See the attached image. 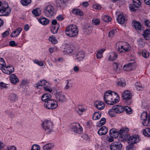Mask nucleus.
Masks as SVG:
<instances>
[{
    "instance_id": "69168bd1",
    "label": "nucleus",
    "mask_w": 150,
    "mask_h": 150,
    "mask_svg": "<svg viewBox=\"0 0 150 150\" xmlns=\"http://www.w3.org/2000/svg\"><path fill=\"white\" fill-rule=\"evenodd\" d=\"M34 62L40 66H42L43 65V63L42 61L36 60L34 61Z\"/></svg>"
},
{
    "instance_id": "a211bd4d",
    "label": "nucleus",
    "mask_w": 150,
    "mask_h": 150,
    "mask_svg": "<svg viewBox=\"0 0 150 150\" xmlns=\"http://www.w3.org/2000/svg\"><path fill=\"white\" fill-rule=\"evenodd\" d=\"M76 59L78 61L82 60L85 57V54L83 51L78 52L76 55Z\"/></svg>"
},
{
    "instance_id": "4468645a",
    "label": "nucleus",
    "mask_w": 150,
    "mask_h": 150,
    "mask_svg": "<svg viewBox=\"0 0 150 150\" xmlns=\"http://www.w3.org/2000/svg\"><path fill=\"white\" fill-rule=\"evenodd\" d=\"M133 5H130L129 8L130 10L135 11L137 10L136 8L139 7L141 5V3L140 0H133Z\"/></svg>"
},
{
    "instance_id": "58836bf2",
    "label": "nucleus",
    "mask_w": 150,
    "mask_h": 150,
    "mask_svg": "<svg viewBox=\"0 0 150 150\" xmlns=\"http://www.w3.org/2000/svg\"><path fill=\"white\" fill-rule=\"evenodd\" d=\"M109 115L111 117H113L115 116L116 115L115 112L113 108V107L112 106V108L110 109L108 112Z\"/></svg>"
},
{
    "instance_id": "dca6fc26",
    "label": "nucleus",
    "mask_w": 150,
    "mask_h": 150,
    "mask_svg": "<svg viewBox=\"0 0 150 150\" xmlns=\"http://www.w3.org/2000/svg\"><path fill=\"white\" fill-rule=\"evenodd\" d=\"M14 71V68L12 66H5L2 69V71L4 73L9 74Z\"/></svg>"
},
{
    "instance_id": "de8ad7c7",
    "label": "nucleus",
    "mask_w": 150,
    "mask_h": 150,
    "mask_svg": "<svg viewBox=\"0 0 150 150\" xmlns=\"http://www.w3.org/2000/svg\"><path fill=\"white\" fill-rule=\"evenodd\" d=\"M78 110L77 111V112L79 115H81L82 113L85 110V109L82 108L81 106H79L78 107Z\"/></svg>"
},
{
    "instance_id": "c756f323",
    "label": "nucleus",
    "mask_w": 150,
    "mask_h": 150,
    "mask_svg": "<svg viewBox=\"0 0 150 150\" xmlns=\"http://www.w3.org/2000/svg\"><path fill=\"white\" fill-rule=\"evenodd\" d=\"M54 146V145L52 143H48L43 146V150H50Z\"/></svg>"
},
{
    "instance_id": "5fc2aeb1",
    "label": "nucleus",
    "mask_w": 150,
    "mask_h": 150,
    "mask_svg": "<svg viewBox=\"0 0 150 150\" xmlns=\"http://www.w3.org/2000/svg\"><path fill=\"white\" fill-rule=\"evenodd\" d=\"M117 84L118 86L124 87L126 85V82L124 81H122L121 80L117 82Z\"/></svg>"
},
{
    "instance_id": "052dcab7",
    "label": "nucleus",
    "mask_w": 150,
    "mask_h": 150,
    "mask_svg": "<svg viewBox=\"0 0 150 150\" xmlns=\"http://www.w3.org/2000/svg\"><path fill=\"white\" fill-rule=\"evenodd\" d=\"M92 30V28L91 26H90L89 28L86 31L85 33L86 34L88 35H90L91 33Z\"/></svg>"
},
{
    "instance_id": "2f4dec72",
    "label": "nucleus",
    "mask_w": 150,
    "mask_h": 150,
    "mask_svg": "<svg viewBox=\"0 0 150 150\" xmlns=\"http://www.w3.org/2000/svg\"><path fill=\"white\" fill-rule=\"evenodd\" d=\"M72 13L75 15L82 16L83 15V13L82 11L78 9H73L72 11Z\"/></svg>"
},
{
    "instance_id": "72a5a7b5",
    "label": "nucleus",
    "mask_w": 150,
    "mask_h": 150,
    "mask_svg": "<svg viewBox=\"0 0 150 150\" xmlns=\"http://www.w3.org/2000/svg\"><path fill=\"white\" fill-rule=\"evenodd\" d=\"M129 131V129L128 128L126 127H122V128L119 131L120 134L122 135V134H125L127 133ZM125 138H126V137L125 136Z\"/></svg>"
},
{
    "instance_id": "3c124183",
    "label": "nucleus",
    "mask_w": 150,
    "mask_h": 150,
    "mask_svg": "<svg viewBox=\"0 0 150 150\" xmlns=\"http://www.w3.org/2000/svg\"><path fill=\"white\" fill-rule=\"evenodd\" d=\"M116 33V31L115 30H112L108 33V36L110 38H112L114 36L115 34Z\"/></svg>"
},
{
    "instance_id": "ddd939ff",
    "label": "nucleus",
    "mask_w": 150,
    "mask_h": 150,
    "mask_svg": "<svg viewBox=\"0 0 150 150\" xmlns=\"http://www.w3.org/2000/svg\"><path fill=\"white\" fill-rule=\"evenodd\" d=\"M147 113L146 112H144L142 113L141 115V119L143 120L142 124L144 126H146L148 125L149 123V120H147Z\"/></svg>"
},
{
    "instance_id": "e433bc0d",
    "label": "nucleus",
    "mask_w": 150,
    "mask_h": 150,
    "mask_svg": "<svg viewBox=\"0 0 150 150\" xmlns=\"http://www.w3.org/2000/svg\"><path fill=\"white\" fill-rule=\"evenodd\" d=\"M143 133L145 136L150 137V128H146L144 129Z\"/></svg>"
},
{
    "instance_id": "7c9ffc66",
    "label": "nucleus",
    "mask_w": 150,
    "mask_h": 150,
    "mask_svg": "<svg viewBox=\"0 0 150 150\" xmlns=\"http://www.w3.org/2000/svg\"><path fill=\"white\" fill-rule=\"evenodd\" d=\"M117 54L112 52L110 54L108 59L109 61L114 60L117 58Z\"/></svg>"
},
{
    "instance_id": "2eb2a0df",
    "label": "nucleus",
    "mask_w": 150,
    "mask_h": 150,
    "mask_svg": "<svg viewBox=\"0 0 150 150\" xmlns=\"http://www.w3.org/2000/svg\"><path fill=\"white\" fill-rule=\"evenodd\" d=\"M36 87L38 88H40V86H44V87H50V84L49 82H47L45 80H43L40 81L36 83Z\"/></svg>"
},
{
    "instance_id": "4c0bfd02",
    "label": "nucleus",
    "mask_w": 150,
    "mask_h": 150,
    "mask_svg": "<svg viewBox=\"0 0 150 150\" xmlns=\"http://www.w3.org/2000/svg\"><path fill=\"white\" fill-rule=\"evenodd\" d=\"M9 99L13 101H16L17 99L16 95L14 93H10L9 96Z\"/></svg>"
},
{
    "instance_id": "393cba45",
    "label": "nucleus",
    "mask_w": 150,
    "mask_h": 150,
    "mask_svg": "<svg viewBox=\"0 0 150 150\" xmlns=\"http://www.w3.org/2000/svg\"><path fill=\"white\" fill-rule=\"evenodd\" d=\"M133 26L134 28L136 30H142V27L141 23L139 22L134 21H133Z\"/></svg>"
},
{
    "instance_id": "cd10ccee",
    "label": "nucleus",
    "mask_w": 150,
    "mask_h": 150,
    "mask_svg": "<svg viewBox=\"0 0 150 150\" xmlns=\"http://www.w3.org/2000/svg\"><path fill=\"white\" fill-rule=\"evenodd\" d=\"M117 22L120 24H123L125 21V18L123 14L119 15L117 19Z\"/></svg>"
},
{
    "instance_id": "bb28decb",
    "label": "nucleus",
    "mask_w": 150,
    "mask_h": 150,
    "mask_svg": "<svg viewBox=\"0 0 150 150\" xmlns=\"http://www.w3.org/2000/svg\"><path fill=\"white\" fill-rule=\"evenodd\" d=\"M39 22L43 25H47L49 23V20L44 17H42L39 19Z\"/></svg>"
},
{
    "instance_id": "bf43d9fd",
    "label": "nucleus",
    "mask_w": 150,
    "mask_h": 150,
    "mask_svg": "<svg viewBox=\"0 0 150 150\" xmlns=\"http://www.w3.org/2000/svg\"><path fill=\"white\" fill-rule=\"evenodd\" d=\"M7 85L3 82H0V87L1 89H3L7 87Z\"/></svg>"
},
{
    "instance_id": "ea45409f",
    "label": "nucleus",
    "mask_w": 150,
    "mask_h": 150,
    "mask_svg": "<svg viewBox=\"0 0 150 150\" xmlns=\"http://www.w3.org/2000/svg\"><path fill=\"white\" fill-rule=\"evenodd\" d=\"M72 86L71 83V81L70 80H67L66 81V85L64 87V89L67 90Z\"/></svg>"
},
{
    "instance_id": "412c9836",
    "label": "nucleus",
    "mask_w": 150,
    "mask_h": 150,
    "mask_svg": "<svg viewBox=\"0 0 150 150\" xmlns=\"http://www.w3.org/2000/svg\"><path fill=\"white\" fill-rule=\"evenodd\" d=\"M11 82L15 84L19 82V79L17 76L14 74L11 75L9 77Z\"/></svg>"
},
{
    "instance_id": "f03ea898",
    "label": "nucleus",
    "mask_w": 150,
    "mask_h": 150,
    "mask_svg": "<svg viewBox=\"0 0 150 150\" xmlns=\"http://www.w3.org/2000/svg\"><path fill=\"white\" fill-rule=\"evenodd\" d=\"M11 9L8 4L0 1V16H7L11 13Z\"/></svg>"
},
{
    "instance_id": "e2e57ef3",
    "label": "nucleus",
    "mask_w": 150,
    "mask_h": 150,
    "mask_svg": "<svg viewBox=\"0 0 150 150\" xmlns=\"http://www.w3.org/2000/svg\"><path fill=\"white\" fill-rule=\"evenodd\" d=\"M144 24L146 26L148 27H150V21L146 19L144 21Z\"/></svg>"
},
{
    "instance_id": "37998d69",
    "label": "nucleus",
    "mask_w": 150,
    "mask_h": 150,
    "mask_svg": "<svg viewBox=\"0 0 150 150\" xmlns=\"http://www.w3.org/2000/svg\"><path fill=\"white\" fill-rule=\"evenodd\" d=\"M6 65V63L4 59L2 58H0V69H2Z\"/></svg>"
},
{
    "instance_id": "39448f33",
    "label": "nucleus",
    "mask_w": 150,
    "mask_h": 150,
    "mask_svg": "<svg viewBox=\"0 0 150 150\" xmlns=\"http://www.w3.org/2000/svg\"><path fill=\"white\" fill-rule=\"evenodd\" d=\"M44 106V108L47 109L53 110L57 107L58 103L55 100L51 99L45 102Z\"/></svg>"
},
{
    "instance_id": "a19ab883",
    "label": "nucleus",
    "mask_w": 150,
    "mask_h": 150,
    "mask_svg": "<svg viewBox=\"0 0 150 150\" xmlns=\"http://www.w3.org/2000/svg\"><path fill=\"white\" fill-rule=\"evenodd\" d=\"M102 20L106 22H110L111 20V18L108 15H104L102 17Z\"/></svg>"
},
{
    "instance_id": "f8f14e48",
    "label": "nucleus",
    "mask_w": 150,
    "mask_h": 150,
    "mask_svg": "<svg viewBox=\"0 0 150 150\" xmlns=\"http://www.w3.org/2000/svg\"><path fill=\"white\" fill-rule=\"evenodd\" d=\"M122 147V145L119 141L114 142L112 143L110 146L111 150H121Z\"/></svg>"
},
{
    "instance_id": "c85d7f7f",
    "label": "nucleus",
    "mask_w": 150,
    "mask_h": 150,
    "mask_svg": "<svg viewBox=\"0 0 150 150\" xmlns=\"http://www.w3.org/2000/svg\"><path fill=\"white\" fill-rule=\"evenodd\" d=\"M143 35L146 40H150V29L146 30L144 33Z\"/></svg>"
},
{
    "instance_id": "6e6d98bb",
    "label": "nucleus",
    "mask_w": 150,
    "mask_h": 150,
    "mask_svg": "<svg viewBox=\"0 0 150 150\" xmlns=\"http://www.w3.org/2000/svg\"><path fill=\"white\" fill-rule=\"evenodd\" d=\"M99 125H98L99 126H101L104 124L106 122V119L105 117L102 118L100 121Z\"/></svg>"
},
{
    "instance_id": "09e8293b",
    "label": "nucleus",
    "mask_w": 150,
    "mask_h": 150,
    "mask_svg": "<svg viewBox=\"0 0 150 150\" xmlns=\"http://www.w3.org/2000/svg\"><path fill=\"white\" fill-rule=\"evenodd\" d=\"M40 147L38 144H34L33 145L30 150H40Z\"/></svg>"
},
{
    "instance_id": "c03bdc74",
    "label": "nucleus",
    "mask_w": 150,
    "mask_h": 150,
    "mask_svg": "<svg viewBox=\"0 0 150 150\" xmlns=\"http://www.w3.org/2000/svg\"><path fill=\"white\" fill-rule=\"evenodd\" d=\"M31 2V0H21V3L23 6H27Z\"/></svg>"
},
{
    "instance_id": "b1692460",
    "label": "nucleus",
    "mask_w": 150,
    "mask_h": 150,
    "mask_svg": "<svg viewBox=\"0 0 150 150\" xmlns=\"http://www.w3.org/2000/svg\"><path fill=\"white\" fill-rule=\"evenodd\" d=\"M22 30V28H18L16 29L11 34V36L12 37H17Z\"/></svg>"
},
{
    "instance_id": "5701e85b",
    "label": "nucleus",
    "mask_w": 150,
    "mask_h": 150,
    "mask_svg": "<svg viewBox=\"0 0 150 150\" xmlns=\"http://www.w3.org/2000/svg\"><path fill=\"white\" fill-rule=\"evenodd\" d=\"M108 132L107 128L105 126L102 127L98 130V133L100 135H103L106 134Z\"/></svg>"
},
{
    "instance_id": "9b49d317",
    "label": "nucleus",
    "mask_w": 150,
    "mask_h": 150,
    "mask_svg": "<svg viewBox=\"0 0 150 150\" xmlns=\"http://www.w3.org/2000/svg\"><path fill=\"white\" fill-rule=\"evenodd\" d=\"M71 128L72 130L75 133L80 134L82 132V128L79 124L73 123Z\"/></svg>"
},
{
    "instance_id": "4be33fe9",
    "label": "nucleus",
    "mask_w": 150,
    "mask_h": 150,
    "mask_svg": "<svg viewBox=\"0 0 150 150\" xmlns=\"http://www.w3.org/2000/svg\"><path fill=\"white\" fill-rule=\"evenodd\" d=\"M73 50V47L72 46L67 45L64 48V52L67 54H69L72 53Z\"/></svg>"
},
{
    "instance_id": "79ce46f5",
    "label": "nucleus",
    "mask_w": 150,
    "mask_h": 150,
    "mask_svg": "<svg viewBox=\"0 0 150 150\" xmlns=\"http://www.w3.org/2000/svg\"><path fill=\"white\" fill-rule=\"evenodd\" d=\"M142 56L145 58H147L149 56V52L145 50H144L142 51Z\"/></svg>"
},
{
    "instance_id": "13d9d810",
    "label": "nucleus",
    "mask_w": 150,
    "mask_h": 150,
    "mask_svg": "<svg viewBox=\"0 0 150 150\" xmlns=\"http://www.w3.org/2000/svg\"><path fill=\"white\" fill-rule=\"evenodd\" d=\"M119 134V131H117L115 132H114L113 134H111V135L110 136L113 138H116L118 137Z\"/></svg>"
},
{
    "instance_id": "774afa93",
    "label": "nucleus",
    "mask_w": 150,
    "mask_h": 150,
    "mask_svg": "<svg viewBox=\"0 0 150 150\" xmlns=\"http://www.w3.org/2000/svg\"><path fill=\"white\" fill-rule=\"evenodd\" d=\"M117 131L118 130L117 129H112L110 130L109 132L110 136H111V134H113V133L114 132H115Z\"/></svg>"
},
{
    "instance_id": "0e129e2a",
    "label": "nucleus",
    "mask_w": 150,
    "mask_h": 150,
    "mask_svg": "<svg viewBox=\"0 0 150 150\" xmlns=\"http://www.w3.org/2000/svg\"><path fill=\"white\" fill-rule=\"evenodd\" d=\"M57 20L59 21H61L64 19V18L63 16L60 15L57 16L56 18Z\"/></svg>"
},
{
    "instance_id": "7ed1b4c3",
    "label": "nucleus",
    "mask_w": 150,
    "mask_h": 150,
    "mask_svg": "<svg viewBox=\"0 0 150 150\" xmlns=\"http://www.w3.org/2000/svg\"><path fill=\"white\" fill-rule=\"evenodd\" d=\"M65 32L67 35L71 37H73L78 35V30L76 25H71L67 26Z\"/></svg>"
},
{
    "instance_id": "423d86ee",
    "label": "nucleus",
    "mask_w": 150,
    "mask_h": 150,
    "mask_svg": "<svg viewBox=\"0 0 150 150\" xmlns=\"http://www.w3.org/2000/svg\"><path fill=\"white\" fill-rule=\"evenodd\" d=\"M42 126L47 134L49 133L52 131L53 123L50 120L44 121L42 122Z\"/></svg>"
},
{
    "instance_id": "49530a36",
    "label": "nucleus",
    "mask_w": 150,
    "mask_h": 150,
    "mask_svg": "<svg viewBox=\"0 0 150 150\" xmlns=\"http://www.w3.org/2000/svg\"><path fill=\"white\" fill-rule=\"evenodd\" d=\"M56 3L57 6L59 7H62L65 4L64 2L62 0H58L57 1Z\"/></svg>"
},
{
    "instance_id": "f704fd0d",
    "label": "nucleus",
    "mask_w": 150,
    "mask_h": 150,
    "mask_svg": "<svg viewBox=\"0 0 150 150\" xmlns=\"http://www.w3.org/2000/svg\"><path fill=\"white\" fill-rule=\"evenodd\" d=\"M101 116V113L98 112H95L92 117L93 120H96L100 119Z\"/></svg>"
},
{
    "instance_id": "338daca9",
    "label": "nucleus",
    "mask_w": 150,
    "mask_h": 150,
    "mask_svg": "<svg viewBox=\"0 0 150 150\" xmlns=\"http://www.w3.org/2000/svg\"><path fill=\"white\" fill-rule=\"evenodd\" d=\"M93 8L96 9H100L101 8L100 6L99 5L95 4L93 5Z\"/></svg>"
},
{
    "instance_id": "6ab92c4d",
    "label": "nucleus",
    "mask_w": 150,
    "mask_h": 150,
    "mask_svg": "<svg viewBox=\"0 0 150 150\" xmlns=\"http://www.w3.org/2000/svg\"><path fill=\"white\" fill-rule=\"evenodd\" d=\"M94 105L95 107L99 110H102L105 107L104 103L103 102L99 101H96Z\"/></svg>"
},
{
    "instance_id": "473e14b6",
    "label": "nucleus",
    "mask_w": 150,
    "mask_h": 150,
    "mask_svg": "<svg viewBox=\"0 0 150 150\" xmlns=\"http://www.w3.org/2000/svg\"><path fill=\"white\" fill-rule=\"evenodd\" d=\"M59 28V24L56 25H53L51 27V32L53 34L57 33Z\"/></svg>"
},
{
    "instance_id": "9d476101",
    "label": "nucleus",
    "mask_w": 150,
    "mask_h": 150,
    "mask_svg": "<svg viewBox=\"0 0 150 150\" xmlns=\"http://www.w3.org/2000/svg\"><path fill=\"white\" fill-rule=\"evenodd\" d=\"M55 96L57 101L60 103H63L66 101V98L65 95L60 91H56Z\"/></svg>"
},
{
    "instance_id": "680f3d73",
    "label": "nucleus",
    "mask_w": 150,
    "mask_h": 150,
    "mask_svg": "<svg viewBox=\"0 0 150 150\" xmlns=\"http://www.w3.org/2000/svg\"><path fill=\"white\" fill-rule=\"evenodd\" d=\"M133 145L130 144L126 147L127 150H134V148L132 146Z\"/></svg>"
},
{
    "instance_id": "864d4df0",
    "label": "nucleus",
    "mask_w": 150,
    "mask_h": 150,
    "mask_svg": "<svg viewBox=\"0 0 150 150\" xmlns=\"http://www.w3.org/2000/svg\"><path fill=\"white\" fill-rule=\"evenodd\" d=\"M125 110L126 112L128 114H131L132 113V109L128 106H125L124 108V110Z\"/></svg>"
},
{
    "instance_id": "20e7f679",
    "label": "nucleus",
    "mask_w": 150,
    "mask_h": 150,
    "mask_svg": "<svg viewBox=\"0 0 150 150\" xmlns=\"http://www.w3.org/2000/svg\"><path fill=\"white\" fill-rule=\"evenodd\" d=\"M118 45L117 51L120 53H123L128 52L130 50L129 45L123 42H119L117 43Z\"/></svg>"
},
{
    "instance_id": "0eeeda50",
    "label": "nucleus",
    "mask_w": 150,
    "mask_h": 150,
    "mask_svg": "<svg viewBox=\"0 0 150 150\" xmlns=\"http://www.w3.org/2000/svg\"><path fill=\"white\" fill-rule=\"evenodd\" d=\"M128 143L130 144L133 145L136 143L140 141L139 136L137 135L130 136L128 134H125Z\"/></svg>"
},
{
    "instance_id": "8fccbe9b",
    "label": "nucleus",
    "mask_w": 150,
    "mask_h": 150,
    "mask_svg": "<svg viewBox=\"0 0 150 150\" xmlns=\"http://www.w3.org/2000/svg\"><path fill=\"white\" fill-rule=\"evenodd\" d=\"M135 86L137 90L141 91L143 89V88L138 83H135Z\"/></svg>"
},
{
    "instance_id": "1a4fd4ad",
    "label": "nucleus",
    "mask_w": 150,
    "mask_h": 150,
    "mask_svg": "<svg viewBox=\"0 0 150 150\" xmlns=\"http://www.w3.org/2000/svg\"><path fill=\"white\" fill-rule=\"evenodd\" d=\"M122 97L123 99L126 101L127 105H130L132 102L131 99L132 95L131 92L129 91H124L122 93Z\"/></svg>"
},
{
    "instance_id": "c9c22d12",
    "label": "nucleus",
    "mask_w": 150,
    "mask_h": 150,
    "mask_svg": "<svg viewBox=\"0 0 150 150\" xmlns=\"http://www.w3.org/2000/svg\"><path fill=\"white\" fill-rule=\"evenodd\" d=\"M32 13L36 16H39L41 14V10L39 8H37L32 11Z\"/></svg>"
},
{
    "instance_id": "603ef678",
    "label": "nucleus",
    "mask_w": 150,
    "mask_h": 150,
    "mask_svg": "<svg viewBox=\"0 0 150 150\" xmlns=\"http://www.w3.org/2000/svg\"><path fill=\"white\" fill-rule=\"evenodd\" d=\"M92 22L93 24L95 25H98L100 23V20L98 18H94L92 20Z\"/></svg>"
},
{
    "instance_id": "aec40b11",
    "label": "nucleus",
    "mask_w": 150,
    "mask_h": 150,
    "mask_svg": "<svg viewBox=\"0 0 150 150\" xmlns=\"http://www.w3.org/2000/svg\"><path fill=\"white\" fill-rule=\"evenodd\" d=\"M135 68L134 63H129L125 65L123 67L124 69L126 71H131Z\"/></svg>"
},
{
    "instance_id": "a18cd8bd",
    "label": "nucleus",
    "mask_w": 150,
    "mask_h": 150,
    "mask_svg": "<svg viewBox=\"0 0 150 150\" xmlns=\"http://www.w3.org/2000/svg\"><path fill=\"white\" fill-rule=\"evenodd\" d=\"M49 40L52 44H56L57 42V41L54 37H50Z\"/></svg>"
},
{
    "instance_id": "f3484780",
    "label": "nucleus",
    "mask_w": 150,
    "mask_h": 150,
    "mask_svg": "<svg viewBox=\"0 0 150 150\" xmlns=\"http://www.w3.org/2000/svg\"><path fill=\"white\" fill-rule=\"evenodd\" d=\"M113 107L116 113H120L124 111V108L120 105H116Z\"/></svg>"
},
{
    "instance_id": "f257e3e1",
    "label": "nucleus",
    "mask_w": 150,
    "mask_h": 150,
    "mask_svg": "<svg viewBox=\"0 0 150 150\" xmlns=\"http://www.w3.org/2000/svg\"><path fill=\"white\" fill-rule=\"evenodd\" d=\"M104 99L106 104L110 105L117 103L120 100L118 94L116 92L110 90L107 91L105 93Z\"/></svg>"
},
{
    "instance_id": "4d7b16f0",
    "label": "nucleus",
    "mask_w": 150,
    "mask_h": 150,
    "mask_svg": "<svg viewBox=\"0 0 150 150\" xmlns=\"http://www.w3.org/2000/svg\"><path fill=\"white\" fill-rule=\"evenodd\" d=\"M91 26L87 24H85L83 26V31L85 33L86 31V30L89 28V27H90Z\"/></svg>"
},
{
    "instance_id": "a878e982",
    "label": "nucleus",
    "mask_w": 150,
    "mask_h": 150,
    "mask_svg": "<svg viewBox=\"0 0 150 150\" xmlns=\"http://www.w3.org/2000/svg\"><path fill=\"white\" fill-rule=\"evenodd\" d=\"M51 97V96L50 94L47 93H45L42 96L41 100L45 102L49 100H51L50 99Z\"/></svg>"
},
{
    "instance_id": "6e6552de",
    "label": "nucleus",
    "mask_w": 150,
    "mask_h": 150,
    "mask_svg": "<svg viewBox=\"0 0 150 150\" xmlns=\"http://www.w3.org/2000/svg\"><path fill=\"white\" fill-rule=\"evenodd\" d=\"M54 11L53 7L51 5H48L45 7L44 13L47 16L51 17L54 14Z\"/></svg>"
}]
</instances>
